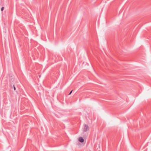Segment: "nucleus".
Segmentation results:
<instances>
[{"label":"nucleus","instance_id":"4","mask_svg":"<svg viewBox=\"0 0 151 151\" xmlns=\"http://www.w3.org/2000/svg\"><path fill=\"white\" fill-rule=\"evenodd\" d=\"M72 90L71 91L69 94V95H70L72 92Z\"/></svg>","mask_w":151,"mask_h":151},{"label":"nucleus","instance_id":"6","mask_svg":"<svg viewBox=\"0 0 151 151\" xmlns=\"http://www.w3.org/2000/svg\"><path fill=\"white\" fill-rule=\"evenodd\" d=\"M40 76H40V75H39V77H40Z\"/></svg>","mask_w":151,"mask_h":151},{"label":"nucleus","instance_id":"2","mask_svg":"<svg viewBox=\"0 0 151 151\" xmlns=\"http://www.w3.org/2000/svg\"><path fill=\"white\" fill-rule=\"evenodd\" d=\"M78 140L79 142L81 143L83 142L84 141V139L81 137H79Z\"/></svg>","mask_w":151,"mask_h":151},{"label":"nucleus","instance_id":"3","mask_svg":"<svg viewBox=\"0 0 151 151\" xmlns=\"http://www.w3.org/2000/svg\"><path fill=\"white\" fill-rule=\"evenodd\" d=\"M4 7H2L1 8V11H3V10H4Z\"/></svg>","mask_w":151,"mask_h":151},{"label":"nucleus","instance_id":"1","mask_svg":"<svg viewBox=\"0 0 151 151\" xmlns=\"http://www.w3.org/2000/svg\"><path fill=\"white\" fill-rule=\"evenodd\" d=\"M89 129V127L88 125H86V124H84L83 126V131L84 132H86Z\"/></svg>","mask_w":151,"mask_h":151},{"label":"nucleus","instance_id":"5","mask_svg":"<svg viewBox=\"0 0 151 151\" xmlns=\"http://www.w3.org/2000/svg\"><path fill=\"white\" fill-rule=\"evenodd\" d=\"M14 90H15L16 89V88L14 86Z\"/></svg>","mask_w":151,"mask_h":151}]
</instances>
